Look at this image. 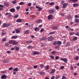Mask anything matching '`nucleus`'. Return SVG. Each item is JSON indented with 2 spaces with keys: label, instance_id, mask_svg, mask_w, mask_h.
Here are the masks:
<instances>
[{
  "label": "nucleus",
  "instance_id": "cd10ccee",
  "mask_svg": "<svg viewBox=\"0 0 79 79\" xmlns=\"http://www.w3.org/2000/svg\"><path fill=\"white\" fill-rule=\"evenodd\" d=\"M46 70H48L49 68H50V66L48 65H47L45 67Z\"/></svg>",
  "mask_w": 79,
  "mask_h": 79
},
{
  "label": "nucleus",
  "instance_id": "f257e3e1",
  "mask_svg": "<svg viewBox=\"0 0 79 79\" xmlns=\"http://www.w3.org/2000/svg\"><path fill=\"white\" fill-rule=\"evenodd\" d=\"M60 60H61V61H64L65 63H66L68 62V59L66 58H60Z\"/></svg>",
  "mask_w": 79,
  "mask_h": 79
},
{
  "label": "nucleus",
  "instance_id": "6e6552de",
  "mask_svg": "<svg viewBox=\"0 0 79 79\" xmlns=\"http://www.w3.org/2000/svg\"><path fill=\"white\" fill-rule=\"evenodd\" d=\"M48 39L50 41H52L53 40V37L52 36H50L48 38Z\"/></svg>",
  "mask_w": 79,
  "mask_h": 79
},
{
  "label": "nucleus",
  "instance_id": "680f3d73",
  "mask_svg": "<svg viewBox=\"0 0 79 79\" xmlns=\"http://www.w3.org/2000/svg\"><path fill=\"white\" fill-rule=\"evenodd\" d=\"M10 50H15V48H11Z\"/></svg>",
  "mask_w": 79,
  "mask_h": 79
},
{
  "label": "nucleus",
  "instance_id": "7ed1b4c3",
  "mask_svg": "<svg viewBox=\"0 0 79 79\" xmlns=\"http://www.w3.org/2000/svg\"><path fill=\"white\" fill-rule=\"evenodd\" d=\"M9 26H10V24H6L4 23L2 25L3 27H9Z\"/></svg>",
  "mask_w": 79,
  "mask_h": 79
},
{
  "label": "nucleus",
  "instance_id": "9b49d317",
  "mask_svg": "<svg viewBox=\"0 0 79 79\" xmlns=\"http://www.w3.org/2000/svg\"><path fill=\"white\" fill-rule=\"evenodd\" d=\"M6 78V75H3L1 77V78L2 79H5Z\"/></svg>",
  "mask_w": 79,
  "mask_h": 79
},
{
  "label": "nucleus",
  "instance_id": "a19ab883",
  "mask_svg": "<svg viewBox=\"0 0 79 79\" xmlns=\"http://www.w3.org/2000/svg\"><path fill=\"white\" fill-rule=\"evenodd\" d=\"M10 13H6L5 15H8L9 16H10Z\"/></svg>",
  "mask_w": 79,
  "mask_h": 79
},
{
  "label": "nucleus",
  "instance_id": "ea45409f",
  "mask_svg": "<svg viewBox=\"0 0 79 79\" xmlns=\"http://www.w3.org/2000/svg\"><path fill=\"white\" fill-rule=\"evenodd\" d=\"M29 32V31L26 30L25 31V34H28Z\"/></svg>",
  "mask_w": 79,
  "mask_h": 79
},
{
  "label": "nucleus",
  "instance_id": "bb28decb",
  "mask_svg": "<svg viewBox=\"0 0 79 79\" xmlns=\"http://www.w3.org/2000/svg\"><path fill=\"white\" fill-rule=\"evenodd\" d=\"M52 28L54 30H55V29H58V27L56 26H54Z\"/></svg>",
  "mask_w": 79,
  "mask_h": 79
},
{
  "label": "nucleus",
  "instance_id": "39448f33",
  "mask_svg": "<svg viewBox=\"0 0 79 79\" xmlns=\"http://www.w3.org/2000/svg\"><path fill=\"white\" fill-rule=\"evenodd\" d=\"M36 8L37 9H38V10L39 11H41V10H42V8L40 7H39L38 6H36Z\"/></svg>",
  "mask_w": 79,
  "mask_h": 79
},
{
  "label": "nucleus",
  "instance_id": "864d4df0",
  "mask_svg": "<svg viewBox=\"0 0 79 79\" xmlns=\"http://www.w3.org/2000/svg\"><path fill=\"white\" fill-rule=\"evenodd\" d=\"M75 35H77L78 36H79V32H77V33H76Z\"/></svg>",
  "mask_w": 79,
  "mask_h": 79
},
{
  "label": "nucleus",
  "instance_id": "5fc2aeb1",
  "mask_svg": "<svg viewBox=\"0 0 79 79\" xmlns=\"http://www.w3.org/2000/svg\"><path fill=\"white\" fill-rule=\"evenodd\" d=\"M41 40H45V38H42L41 39Z\"/></svg>",
  "mask_w": 79,
  "mask_h": 79
},
{
  "label": "nucleus",
  "instance_id": "ddd939ff",
  "mask_svg": "<svg viewBox=\"0 0 79 79\" xmlns=\"http://www.w3.org/2000/svg\"><path fill=\"white\" fill-rule=\"evenodd\" d=\"M65 46L66 47H69L70 46V43L69 42H67L65 44Z\"/></svg>",
  "mask_w": 79,
  "mask_h": 79
},
{
  "label": "nucleus",
  "instance_id": "5701e85b",
  "mask_svg": "<svg viewBox=\"0 0 79 79\" xmlns=\"http://www.w3.org/2000/svg\"><path fill=\"white\" fill-rule=\"evenodd\" d=\"M57 43V44L59 45H61V41H58Z\"/></svg>",
  "mask_w": 79,
  "mask_h": 79
},
{
  "label": "nucleus",
  "instance_id": "2f4dec72",
  "mask_svg": "<svg viewBox=\"0 0 79 79\" xmlns=\"http://www.w3.org/2000/svg\"><path fill=\"white\" fill-rule=\"evenodd\" d=\"M27 48H33V46L31 45H29L27 47Z\"/></svg>",
  "mask_w": 79,
  "mask_h": 79
},
{
  "label": "nucleus",
  "instance_id": "423d86ee",
  "mask_svg": "<svg viewBox=\"0 0 79 79\" xmlns=\"http://www.w3.org/2000/svg\"><path fill=\"white\" fill-rule=\"evenodd\" d=\"M12 45H17L18 44V42H16L15 40L12 41Z\"/></svg>",
  "mask_w": 79,
  "mask_h": 79
},
{
  "label": "nucleus",
  "instance_id": "c85d7f7f",
  "mask_svg": "<svg viewBox=\"0 0 79 79\" xmlns=\"http://www.w3.org/2000/svg\"><path fill=\"white\" fill-rule=\"evenodd\" d=\"M54 4H55V3H54V2H52L50 3L49 4V5H50L51 6H52L53 5H54Z\"/></svg>",
  "mask_w": 79,
  "mask_h": 79
},
{
  "label": "nucleus",
  "instance_id": "4468645a",
  "mask_svg": "<svg viewBox=\"0 0 79 79\" xmlns=\"http://www.w3.org/2000/svg\"><path fill=\"white\" fill-rule=\"evenodd\" d=\"M10 61V60L9 59L5 60L3 61V63H8Z\"/></svg>",
  "mask_w": 79,
  "mask_h": 79
},
{
  "label": "nucleus",
  "instance_id": "052dcab7",
  "mask_svg": "<svg viewBox=\"0 0 79 79\" xmlns=\"http://www.w3.org/2000/svg\"><path fill=\"white\" fill-rule=\"evenodd\" d=\"M0 7H2V8H4V6L2 4H0Z\"/></svg>",
  "mask_w": 79,
  "mask_h": 79
},
{
  "label": "nucleus",
  "instance_id": "58836bf2",
  "mask_svg": "<svg viewBox=\"0 0 79 79\" xmlns=\"http://www.w3.org/2000/svg\"><path fill=\"white\" fill-rule=\"evenodd\" d=\"M78 0H69V1L73 2H77Z\"/></svg>",
  "mask_w": 79,
  "mask_h": 79
},
{
  "label": "nucleus",
  "instance_id": "49530a36",
  "mask_svg": "<svg viewBox=\"0 0 79 79\" xmlns=\"http://www.w3.org/2000/svg\"><path fill=\"white\" fill-rule=\"evenodd\" d=\"M18 15H15L14 18H18Z\"/></svg>",
  "mask_w": 79,
  "mask_h": 79
},
{
  "label": "nucleus",
  "instance_id": "20e7f679",
  "mask_svg": "<svg viewBox=\"0 0 79 79\" xmlns=\"http://www.w3.org/2000/svg\"><path fill=\"white\" fill-rule=\"evenodd\" d=\"M56 70L55 69H52L51 70L50 72L49 73V74H53V73H55Z\"/></svg>",
  "mask_w": 79,
  "mask_h": 79
},
{
  "label": "nucleus",
  "instance_id": "09e8293b",
  "mask_svg": "<svg viewBox=\"0 0 79 79\" xmlns=\"http://www.w3.org/2000/svg\"><path fill=\"white\" fill-rule=\"evenodd\" d=\"M6 34V33H3V32H2V33H1V35H5Z\"/></svg>",
  "mask_w": 79,
  "mask_h": 79
},
{
  "label": "nucleus",
  "instance_id": "69168bd1",
  "mask_svg": "<svg viewBox=\"0 0 79 79\" xmlns=\"http://www.w3.org/2000/svg\"><path fill=\"white\" fill-rule=\"evenodd\" d=\"M1 73H6V71H1Z\"/></svg>",
  "mask_w": 79,
  "mask_h": 79
},
{
  "label": "nucleus",
  "instance_id": "4be33fe9",
  "mask_svg": "<svg viewBox=\"0 0 79 79\" xmlns=\"http://www.w3.org/2000/svg\"><path fill=\"white\" fill-rule=\"evenodd\" d=\"M74 21L76 23H78L79 22V19H77L76 18Z\"/></svg>",
  "mask_w": 79,
  "mask_h": 79
},
{
  "label": "nucleus",
  "instance_id": "473e14b6",
  "mask_svg": "<svg viewBox=\"0 0 79 79\" xmlns=\"http://www.w3.org/2000/svg\"><path fill=\"white\" fill-rule=\"evenodd\" d=\"M53 45H56V44H57V42H56V41H54L53 43Z\"/></svg>",
  "mask_w": 79,
  "mask_h": 79
},
{
  "label": "nucleus",
  "instance_id": "79ce46f5",
  "mask_svg": "<svg viewBox=\"0 0 79 79\" xmlns=\"http://www.w3.org/2000/svg\"><path fill=\"white\" fill-rule=\"evenodd\" d=\"M19 8H20V6H18L16 7V9L17 10H19Z\"/></svg>",
  "mask_w": 79,
  "mask_h": 79
},
{
  "label": "nucleus",
  "instance_id": "f3484780",
  "mask_svg": "<svg viewBox=\"0 0 79 79\" xmlns=\"http://www.w3.org/2000/svg\"><path fill=\"white\" fill-rule=\"evenodd\" d=\"M4 5L5 6H9V4L7 2H4Z\"/></svg>",
  "mask_w": 79,
  "mask_h": 79
},
{
  "label": "nucleus",
  "instance_id": "f8f14e48",
  "mask_svg": "<svg viewBox=\"0 0 79 79\" xmlns=\"http://www.w3.org/2000/svg\"><path fill=\"white\" fill-rule=\"evenodd\" d=\"M10 12H15V9L14 8H12L10 9Z\"/></svg>",
  "mask_w": 79,
  "mask_h": 79
},
{
  "label": "nucleus",
  "instance_id": "603ef678",
  "mask_svg": "<svg viewBox=\"0 0 79 79\" xmlns=\"http://www.w3.org/2000/svg\"><path fill=\"white\" fill-rule=\"evenodd\" d=\"M12 3L13 4H15L16 3V1H13L12 2Z\"/></svg>",
  "mask_w": 79,
  "mask_h": 79
},
{
  "label": "nucleus",
  "instance_id": "393cba45",
  "mask_svg": "<svg viewBox=\"0 0 79 79\" xmlns=\"http://www.w3.org/2000/svg\"><path fill=\"white\" fill-rule=\"evenodd\" d=\"M77 39V37L75 36L73 39V41H75V40H76Z\"/></svg>",
  "mask_w": 79,
  "mask_h": 79
},
{
  "label": "nucleus",
  "instance_id": "4d7b16f0",
  "mask_svg": "<svg viewBox=\"0 0 79 79\" xmlns=\"http://www.w3.org/2000/svg\"><path fill=\"white\" fill-rule=\"evenodd\" d=\"M59 58V56H57L55 57V59L56 60H58Z\"/></svg>",
  "mask_w": 79,
  "mask_h": 79
},
{
  "label": "nucleus",
  "instance_id": "8fccbe9b",
  "mask_svg": "<svg viewBox=\"0 0 79 79\" xmlns=\"http://www.w3.org/2000/svg\"><path fill=\"white\" fill-rule=\"evenodd\" d=\"M79 16L77 15H75V18H79Z\"/></svg>",
  "mask_w": 79,
  "mask_h": 79
},
{
  "label": "nucleus",
  "instance_id": "6e6d98bb",
  "mask_svg": "<svg viewBox=\"0 0 79 79\" xmlns=\"http://www.w3.org/2000/svg\"><path fill=\"white\" fill-rule=\"evenodd\" d=\"M38 29V27H35V28L34 29V30L35 31H36Z\"/></svg>",
  "mask_w": 79,
  "mask_h": 79
},
{
  "label": "nucleus",
  "instance_id": "7c9ffc66",
  "mask_svg": "<svg viewBox=\"0 0 79 79\" xmlns=\"http://www.w3.org/2000/svg\"><path fill=\"white\" fill-rule=\"evenodd\" d=\"M56 52H55L54 51H53L51 52V53L52 55H55Z\"/></svg>",
  "mask_w": 79,
  "mask_h": 79
},
{
  "label": "nucleus",
  "instance_id": "de8ad7c7",
  "mask_svg": "<svg viewBox=\"0 0 79 79\" xmlns=\"http://www.w3.org/2000/svg\"><path fill=\"white\" fill-rule=\"evenodd\" d=\"M40 67L41 68H44V65L43 64H41L40 65Z\"/></svg>",
  "mask_w": 79,
  "mask_h": 79
},
{
  "label": "nucleus",
  "instance_id": "b1692460",
  "mask_svg": "<svg viewBox=\"0 0 79 79\" xmlns=\"http://www.w3.org/2000/svg\"><path fill=\"white\" fill-rule=\"evenodd\" d=\"M14 71H19V69L18 68H15L13 69Z\"/></svg>",
  "mask_w": 79,
  "mask_h": 79
},
{
  "label": "nucleus",
  "instance_id": "bf43d9fd",
  "mask_svg": "<svg viewBox=\"0 0 79 79\" xmlns=\"http://www.w3.org/2000/svg\"><path fill=\"white\" fill-rule=\"evenodd\" d=\"M62 79H66V77L64 76H63L62 77Z\"/></svg>",
  "mask_w": 79,
  "mask_h": 79
},
{
  "label": "nucleus",
  "instance_id": "72a5a7b5",
  "mask_svg": "<svg viewBox=\"0 0 79 79\" xmlns=\"http://www.w3.org/2000/svg\"><path fill=\"white\" fill-rule=\"evenodd\" d=\"M75 59L76 60H79V57L78 56H77L75 57Z\"/></svg>",
  "mask_w": 79,
  "mask_h": 79
},
{
  "label": "nucleus",
  "instance_id": "338daca9",
  "mask_svg": "<svg viewBox=\"0 0 79 79\" xmlns=\"http://www.w3.org/2000/svg\"><path fill=\"white\" fill-rule=\"evenodd\" d=\"M60 69H64V66H61L60 67Z\"/></svg>",
  "mask_w": 79,
  "mask_h": 79
},
{
  "label": "nucleus",
  "instance_id": "a878e982",
  "mask_svg": "<svg viewBox=\"0 0 79 79\" xmlns=\"http://www.w3.org/2000/svg\"><path fill=\"white\" fill-rule=\"evenodd\" d=\"M79 6V4L77 3H75L73 4V6L74 7H75V6Z\"/></svg>",
  "mask_w": 79,
  "mask_h": 79
},
{
  "label": "nucleus",
  "instance_id": "9d476101",
  "mask_svg": "<svg viewBox=\"0 0 79 79\" xmlns=\"http://www.w3.org/2000/svg\"><path fill=\"white\" fill-rule=\"evenodd\" d=\"M34 55H39V52L35 51L33 53Z\"/></svg>",
  "mask_w": 79,
  "mask_h": 79
},
{
  "label": "nucleus",
  "instance_id": "dca6fc26",
  "mask_svg": "<svg viewBox=\"0 0 79 79\" xmlns=\"http://www.w3.org/2000/svg\"><path fill=\"white\" fill-rule=\"evenodd\" d=\"M15 30V32L17 34H19V33L20 32V31L19 29H16Z\"/></svg>",
  "mask_w": 79,
  "mask_h": 79
},
{
  "label": "nucleus",
  "instance_id": "e2e57ef3",
  "mask_svg": "<svg viewBox=\"0 0 79 79\" xmlns=\"http://www.w3.org/2000/svg\"><path fill=\"white\" fill-rule=\"evenodd\" d=\"M33 68H37V65H34L33 66Z\"/></svg>",
  "mask_w": 79,
  "mask_h": 79
},
{
  "label": "nucleus",
  "instance_id": "13d9d810",
  "mask_svg": "<svg viewBox=\"0 0 79 79\" xmlns=\"http://www.w3.org/2000/svg\"><path fill=\"white\" fill-rule=\"evenodd\" d=\"M70 68L71 69V70H74V69H73V67L72 66H70Z\"/></svg>",
  "mask_w": 79,
  "mask_h": 79
},
{
  "label": "nucleus",
  "instance_id": "37998d69",
  "mask_svg": "<svg viewBox=\"0 0 79 79\" xmlns=\"http://www.w3.org/2000/svg\"><path fill=\"white\" fill-rule=\"evenodd\" d=\"M9 45V44L8 43H6L5 44V46H6V47H7V46H8Z\"/></svg>",
  "mask_w": 79,
  "mask_h": 79
},
{
  "label": "nucleus",
  "instance_id": "4c0bfd02",
  "mask_svg": "<svg viewBox=\"0 0 79 79\" xmlns=\"http://www.w3.org/2000/svg\"><path fill=\"white\" fill-rule=\"evenodd\" d=\"M6 38H4L2 39V42H5L6 41Z\"/></svg>",
  "mask_w": 79,
  "mask_h": 79
},
{
  "label": "nucleus",
  "instance_id": "a18cd8bd",
  "mask_svg": "<svg viewBox=\"0 0 79 79\" xmlns=\"http://www.w3.org/2000/svg\"><path fill=\"white\" fill-rule=\"evenodd\" d=\"M23 3H24V2H21L19 3V4L20 5H23Z\"/></svg>",
  "mask_w": 79,
  "mask_h": 79
},
{
  "label": "nucleus",
  "instance_id": "c9c22d12",
  "mask_svg": "<svg viewBox=\"0 0 79 79\" xmlns=\"http://www.w3.org/2000/svg\"><path fill=\"white\" fill-rule=\"evenodd\" d=\"M69 34L71 35H73V34H74V32H70Z\"/></svg>",
  "mask_w": 79,
  "mask_h": 79
},
{
  "label": "nucleus",
  "instance_id": "0eeeda50",
  "mask_svg": "<svg viewBox=\"0 0 79 79\" xmlns=\"http://www.w3.org/2000/svg\"><path fill=\"white\" fill-rule=\"evenodd\" d=\"M68 4L67 3H64L63 4V6H62L63 8H65L66 7V6L68 5Z\"/></svg>",
  "mask_w": 79,
  "mask_h": 79
},
{
  "label": "nucleus",
  "instance_id": "aec40b11",
  "mask_svg": "<svg viewBox=\"0 0 79 79\" xmlns=\"http://www.w3.org/2000/svg\"><path fill=\"white\" fill-rule=\"evenodd\" d=\"M18 38V36H13L11 37V39H16Z\"/></svg>",
  "mask_w": 79,
  "mask_h": 79
},
{
  "label": "nucleus",
  "instance_id": "c03bdc74",
  "mask_svg": "<svg viewBox=\"0 0 79 79\" xmlns=\"http://www.w3.org/2000/svg\"><path fill=\"white\" fill-rule=\"evenodd\" d=\"M50 57L52 59H54L55 58V57H54V56H53L52 55H51L50 56Z\"/></svg>",
  "mask_w": 79,
  "mask_h": 79
},
{
  "label": "nucleus",
  "instance_id": "412c9836",
  "mask_svg": "<svg viewBox=\"0 0 79 79\" xmlns=\"http://www.w3.org/2000/svg\"><path fill=\"white\" fill-rule=\"evenodd\" d=\"M40 75H44L45 74V72H40L39 73Z\"/></svg>",
  "mask_w": 79,
  "mask_h": 79
},
{
  "label": "nucleus",
  "instance_id": "2eb2a0df",
  "mask_svg": "<svg viewBox=\"0 0 79 79\" xmlns=\"http://www.w3.org/2000/svg\"><path fill=\"white\" fill-rule=\"evenodd\" d=\"M26 42L27 44H31V43L32 42V40L27 41Z\"/></svg>",
  "mask_w": 79,
  "mask_h": 79
},
{
  "label": "nucleus",
  "instance_id": "0e129e2a",
  "mask_svg": "<svg viewBox=\"0 0 79 79\" xmlns=\"http://www.w3.org/2000/svg\"><path fill=\"white\" fill-rule=\"evenodd\" d=\"M28 5L29 6H31V3H29L28 4Z\"/></svg>",
  "mask_w": 79,
  "mask_h": 79
},
{
  "label": "nucleus",
  "instance_id": "e433bc0d",
  "mask_svg": "<svg viewBox=\"0 0 79 79\" xmlns=\"http://www.w3.org/2000/svg\"><path fill=\"white\" fill-rule=\"evenodd\" d=\"M10 44H12L13 43V40H11L9 41V43H8Z\"/></svg>",
  "mask_w": 79,
  "mask_h": 79
},
{
  "label": "nucleus",
  "instance_id": "774afa93",
  "mask_svg": "<svg viewBox=\"0 0 79 79\" xmlns=\"http://www.w3.org/2000/svg\"><path fill=\"white\" fill-rule=\"evenodd\" d=\"M55 79V76H53L51 78V79Z\"/></svg>",
  "mask_w": 79,
  "mask_h": 79
},
{
  "label": "nucleus",
  "instance_id": "f704fd0d",
  "mask_svg": "<svg viewBox=\"0 0 79 79\" xmlns=\"http://www.w3.org/2000/svg\"><path fill=\"white\" fill-rule=\"evenodd\" d=\"M37 23H42V20L41 19H39L37 21Z\"/></svg>",
  "mask_w": 79,
  "mask_h": 79
},
{
  "label": "nucleus",
  "instance_id": "c756f323",
  "mask_svg": "<svg viewBox=\"0 0 79 79\" xmlns=\"http://www.w3.org/2000/svg\"><path fill=\"white\" fill-rule=\"evenodd\" d=\"M55 33V31H51L49 33L50 35H52L53 34H54Z\"/></svg>",
  "mask_w": 79,
  "mask_h": 79
},
{
  "label": "nucleus",
  "instance_id": "1a4fd4ad",
  "mask_svg": "<svg viewBox=\"0 0 79 79\" xmlns=\"http://www.w3.org/2000/svg\"><path fill=\"white\" fill-rule=\"evenodd\" d=\"M52 17H53V15L52 14H50L48 17V19H52Z\"/></svg>",
  "mask_w": 79,
  "mask_h": 79
},
{
  "label": "nucleus",
  "instance_id": "a211bd4d",
  "mask_svg": "<svg viewBox=\"0 0 79 79\" xmlns=\"http://www.w3.org/2000/svg\"><path fill=\"white\" fill-rule=\"evenodd\" d=\"M21 21H22V19H19L16 21V22L17 23H21Z\"/></svg>",
  "mask_w": 79,
  "mask_h": 79
},
{
  "label": "nucleus",
  "instance_id": "f03ea898",
  "mask_svg": "<svg viewBox=\"0 0 79 79\" xmlns=\"http://www.w3.org/2000/svg\"><path fill=\"white\" fill-rule=\"evenodd\" d=\"M55 10L50 9L49 10V13L50 14H53L55 12Z\"/></svg>",
  "mask_w": 79,
  "mask_h": 79
},
{
  "label": "nucleus",
  "instance_id": "6ab92c4d",
  "mask_svg": "<svg viewBox=\"0 0 79 79\" xmlns=\"http://www.w3.org/2000/svg\"><path fill=\"white\" fill-rule=\"evenodd\" d=\"M14 48H15V50H16L17 51H19V48L17 46L14 47Z\"/></svg>",
  "mask_w": 79,
  "mask_h": 79
},
{
  "label": "nucleus",
  "instance_id": "3c124183",
  "mask_svg": "<svg viewBox=\"0 0 79 79\" xmlns=\"http://www.w3.org/2000/svg\"><path fill=\"white\" fill-rule=\"evenodd\" d=\"M55 8L56 9V10H59V6H56L55 7Z\"/></svg>",
  "mask_w": 79,
  "mask_h": 79
}]
</instances>
